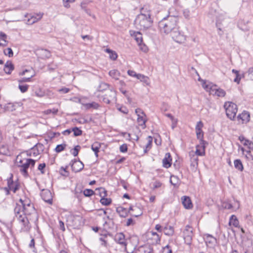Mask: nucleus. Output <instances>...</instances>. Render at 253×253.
<instances>
[{
  "mask_svg": "<svg viewBox=\"0 0 253 253\" xmlns=\"http://www.w3.org/2000/svg\"><path fill=\"white\" fill-rule=\"evenodd\" d=\"M178 18L177 16L168 15L158 23V27L161 32L166 34L171 33L178 26Z\"/></svg>",
  "mask_w": 253,
  "mask_h": 253,
  "instance_id": "obj_1",
  "label": "nucleus"
},
{
  "mask_svg": "<svg viewBox=\"0 0 253 253\" xmlns=\"http://www.w3.org/2000/svg\"><path fill=\"white\" fill-rule=\"evenodd\" d=\"M135 22L143 28L144 30L152 26L153 21L151 17L150 12H148L147 14L141 12L140 14L137 16Z\"/></svg>",
  "mask_w": 253,
  "mask_h": 253,
  "instance_id": "obj_2",
  "label": "nucleus"
},
{
  "mask_svg": "<svg viewBox=\"0 0 253 253\" xmlns=\"http://www.w3.org/2000/svg\"><path fill=\"white\" fill-rule=\"evenodd\" d=\"M204 132L196 133L197 138L199 140L200 144L196 146V154L200 156L205 155L206 145L208 144V142L204 140Z\"/></svg>",
  "mask_w": 253,
  "mask_h": 253,
  "instance_id": "obj_3",
  "label": "nucleus"
},
{
  "mask_svg": "<svg viewBox=\"0 0 253 253\" xmlns=\"http://www.w3.org/2000/svg\"><path fill=\"white\" fill-rule=\"evenodd\" d=\"M223 107L225 109L227 118L233 120L238 111L237 105L232 102L227 101L224 103Z\"/></svg>",
  "mask_w": 253,
  "mask_h": 253,
  "instance_id": "obj_4",
  "label": "nucleus"
},
{
  "mask_svg": "<svg viewBox=\"0 0 253 253\" xmlns=\"http://www.w3.org/2000/svg\"><path fill=\"white\" fill-rule=\"evenodd\" d=\"M116 92L114 89H108L106 93L101 96L100 99L106 104H109L117 101Z\"/></svg>",
  "mask_w": 253,
  "mask_h": 253,
  "instance_id": "obj_5",
  "label": "nucleus"
},
{
  "mask_svg": "<svg viewBox=\"0 0 253 253\" xmlns=\"http://www.w3.org/2000/svg\"><path fill=\"white\" fill-rule=\"evenodd\" d=\"M35 163V160L32 159H27L26 163L22 164V165H19L18 167L21 168L20 171L24 176L27 177L28 175V169L30 166L31 165L32 167H34Z\"/></svg>",
  "mask_w": 253,
  "mask_h": 253,
  "instance_id": "obj_6",
  "label": "nucleus"
},
{
  "mask_svg": "<svg viewBox=\"0 0 253 253\" xmlns=\"http://www.w3.org/2000/svg\"><path fill=\"white\" fill-rule=\"evenodd\" d=\"M24 205V207H22V212L24 214L27 215L34 214L38 218L37 210L34 207V204L31 203L30 200L29 201V202Z\"/></svg>",
  "mask_w": 253,
  "mask_h": 253,
  "instance_id": "obj_7",
  "label": "nucleus"
},
{
  "mask_svg": "<svg viewBox=\"0 0 253 253\" xmlns=\"http://www.w3.org/2000/svg\"><path fill=\"white\" fill-rule=\"evenodd\" d=\"M192 227L189 225L185 226V228L183 231V238L185 243L190 245L192 243V237L193 236V230Z\"/></svg>",
  "mask_w": 253,
  "mask_h": 253,
  "instance_id": "obj_8",
  "label": "nucleus"
},
{
  "mask_svg": "<svg viewBox=\"0 0 253 253\" xmlns=\"http://www.w3.org/2000/svg\"><path fill=\"white\" fill-rule=\"evenodd\" d=\"M171 36L173 40L178 43H183L186 41V36L179 30L178 26L175 30H173L170 33Z\"/></svg>",
  "mask_w": 253,
  "mask_h": 253,
  "instance_id": "obj_9",
  "label": "nucleus"
},
{
  "mask_svg": "<svg viewBox=\"0 0 253 253\" xmlns=\"http://www.w3.org/2000/svg\"><path fill=\"white\" fill-rule=\"evenodd\" d=\"M127 253H151L153 252V248L149 245H144L136 247L135 246L130 252L127 251Z\"/></svg>",
  "mask_w": 253,
  "mask_h": 253,
  "instance_id": "obj_10",
  "label": "nucleus"
},
{
  "mask_svg": "<svg viewBox=\"0 0 253 253\" xmlns=\"http://www.w3.org/2000/svg\"><path fill=\"white\" fill-rule=\"evenodd\" d=\"M203 238L207 246L209 248H214L217 243V240L216 238L210 234H205L204 235Z\"/></svg>",
  "mask_w": 253,
  "mask_h": 253,
  "instance_id": "obj_11",
  "label": "nucleus"
},
{
  "mask_svg": "<svg viewBox=\"0 0 253 253\" xmlns=\"http://www.w3.org/2000/svg\"><path fill=\"white\" fill-rule=\"evenodd\" d=\"M13 174L10 173V176L7 179V187L11 188V191L15 193L20 189V185L18 180L15 182L13 181Z\"/></svg>",
  "mask_w": 253,
  "mask_h": 253,
  "instance_id": "obj_12",
  "label": "nucleus"
},
{
  "mask_svg": "<svg viewBox=\"0 0 253 253\" xmlns=\"http://www.w3.org/2000/svg\"><path fill=\"white\" fill-rule=\"evenodd\" d=\"M17 220L19 222L22 224L23 226V230L24 231H29L31 226L30 224V222L28 217H27V215H25L23 213V214L21 215H19L18 217H17Z\"/></svg>",
  "mask_w": 253,
  "mask_h": 253,
  "instance_id": "obj_13",
  "label": "nucleus"
},
{
  "mask_svg": "<svg viewBox=\"0 0 253 253\" xmlns=\"http://www.w3.org/2000/svg\"><path fill=\"white\" fill-rule=\"evenodd\" d=\"M41 196L44 202L50 205L52 204V196L49 190L43 189L41 193Z\"/></svg>",
  "mask_w": 253,
  "mask_h": 253,
  "instance_id": "obj_14",
  "label": "nucleus"
},
{
  "mask_svg": "<svg viewBox=\"0 0 253 253\" xmlns=\"http://www.w3.org/2000/svg\"><path fill=\"white\" fill-rule=\"evenodd\" d=\"M114 239L116 243L121 245L122 246L125 247V249L126 251V243L124 233L122 232L117 233L115 235Z\"/></svg>",
  "mask_w": 253,
  "mask_h": 253,
  "instance_id": "obj_15",
  "label": "nucleus"
},
{
  "mask_svg": "<svg viewBox=\"0 0 253 253\" xmlns=\"http://www.w3.org/2000/svg\"><path fill=\"white\" fill-rule=\"evenodd\" d=\"M250 114L249 112L244 111L242 113L237 116L238 121H241L242 124L247 123L250 121Z\"/></svg>",
  "mask_w": 253,
  "mask_h": 253,
  "instance_id": "obj_16",
  "label": "nucleus"
},
{
  "mask_svg": "<svg viewBox=\"0 0 253 253\" xmlns=\"http://www.w3.org/2000/svg\"><path fill=\"white\" fill-rule=\"evenodd\" d=\"M74 161L75 162V164L72 166V171L76 173L81 171L84 168L83 163L80 161V159L78 160L74 159Z\"/></svg>",
  "mask_w": 253,
  "mask_h": 253,
  "instance_id": "obj_17",
  "label": "nucleus"
},
{
  "mask_svg": "<svg viewBox=\"0 0 253 253\" xmlns=\"http://www.w3.org/2000/svg\"><path fill=\"white\" fill-rule=\"evenodd\" d=\"M182 204L186 209H191L193 208V204L190 198L187 196H184L181 198Z\"/></svg>",
  "mask_w": 253,
  "mask_h": 253,
  "instance_id": "obj_18",
  "label": "nucleus"
},
{
  "mask_svg": "<svg viewBox=\"0 0 253 253\" xmlns=\"http://www.w3.org/2000/svg\"><path fill=\"white\" fill-rule=\"evenodd\" d=\"M172 164V158L169 153H167L165 155V158L163 160V166L165 168H169Z\"/></svg>",
  "mask_w": 253,
  "mask_h": 253,
  "instance_id": "obj_19",
  "label": "nucleus"
},
{
  "mask_svg": "<svg viewBox=\"0 0 253 253\" xmlns=\"http://www.w3.org/2000/svg\"><path fill=\"white\" fill-rule=\"evenodd\" d=\"M130 32L131 35L135 38V40L139 45L143 43V38L142 34L140 32L130 31Z\"/></svg>",
  "mask_w": 253,
  "mask_h": 253,
  "instance_id": "obj_20",
  "label": "nucleus"
},
{
  "mask_svg": "<svg viewBox=\"0 0 253 253\" xmlns=\"http://www.w3.org/2000/svg\"><path fill=\"white\" fill-rule=\"evenodd\" d=\"M14 69V66L11 61H7L4 65L3 70L6 74H10Z\"/></svg>",
  "mask_w": 253,
  "mask_h": 253,
  "instance_id": "obj_21",
  "label": "nucleus"
},
{
  "mask_svg": "<svg viewBox=\"0 0 253 253\" xmlns=\"http://www.w3.org/2000/svg\"><path fill=\"white\" fill-rule=\"evenodd\" d=\"M151 234L152 235L151 238L152 242H151V244L153 245H157L160 244L161 242V235H160L157 232L153 231L151 232Z\"/></svg>",
  "mask_w": 253,
  "mask_h": 253,
  "instance_id": "obj_22",
  "label": "nucleus"
},
{
  "mask_svg": "<svg viewBox=\"0 0 253 253\" xmlns=\"http://www.w3.org/2000/svg\"><path fill=\"white\" fill-rule=\"evenodd\" d=\"M116 211L121 217H126L129 213V211H127V210L126 208L121 206L118 207L116 208Z\"/></svg>",
  "mask_w": 253,
  "mask_h": 253,
  "instance_id": "obj_23",
  "label": "nucleus"
},
{
  "mask_svg": "<svg viewBox=\"0 0 253 253\" xmlns=\"http://www.w3.org/2000/svg\"><path fill=\"white\" fill-rule=\"evenodd\" d=\"M163 232L166 235L172 236L174 233V228L173 226L167 224L164 227Z\"/></svg>",
  "mask_w": 253,
  "mask_h": 253,
  "instance_id": "obj_24",
  "label": "nucleus"
},
{
  "mask_svg": "<svg viewBox=\"0 0 253 253\" xmlns=\"http://www.w3.org/2000/svg\"><path fill=\"white\" fill-rule=\"evenodd\" d=\"M144 33L150 37V38L153 37L156 34V30L155 28L151 26L149 28H146L143 30Z\"/></svg>",
  "mask_w": 253,
  "mask_h": 253,
  "instance_id": "obj_25",
  "label": "nucleus"
},
{
  "mask_svg": "<svg viewBox=\"0 0 253 253\" xmlns=\"http://www.w3.org/2000/svg\"><path fill=\"white\" fill-rule=\"evenodd\" d=\"M203 87L206 89H209L210 92H214L217 88V85L212 83H209V84H206V81L203 83Z\"/></svg>",
  "mask_w": 253,
  "mask_h": 253,
  "instance_id": "obj_26",
  "label": "nucleus"
},
{
  "mask_svg": "<svg viewBox=\"0 0 253 253\" xmlns=\"http://www.w3.org/2000/svg\"><path fill=\"white\" fill-rule=\"evenodd\" d=\"M101 143L97 141L94 142L91 145V149L94 152L96 158L98 157V153L99 152V149L101 147Z\"/></svg>",
  "mask_w": 253,
  "mask_h": 253,
  "instance_id": "obj_27",
  "label": "nucleus"
},
{
  "mask_svg": "<svg viewBox=\"0 0 253 253\" xmlns=\"http://www.w3.org/2000/svg\"><path fill=\"white\" fill-rule=\"evenodd\" d=\"M137 121L139 125L142 126L143 128H145L146 127V123L147 119L144 118L143 116L138 114Z\"/></svg>",
  "mask_w": 253,
  "mask_h": 253,
  "instance_id": "obj_28",
  "label": "nucleus"
},
{
  "mask_svg": "<svg viewBox=\"0 0 253 253\" xmlns=\"http://www.w3.org/2000/svg\"><path fill=\"white\" fill-rule=\"evenodd\" d=\"M69 166H66L65 167H61L59 169V173L63 176L68 177L70 175L69 171L67 170Z\"/></svg>",
  "mask_w": 253,
  "mask_h": 253,
  "instance_id": "obj_29",
  "label": "nucleus"
},
{
  "mask_svg": "<svg viewBox=\"0 0 253 253\" xmlns=\"http://www.w3.org/2000/svg\"><path fill=\"white\" fill-rule=\"evenodd\" d=\"M96 192H98V195L102 198L103 197H107V191L104 187H99L95 189Z\"/></svg>",
  "mask_w": 253,
  "mask_h": 253,
  "instance_id": "obj_30",
  "label": "nucleus"
},
{
  "mask_svg": "<svg viewBox=\"0 0 253 253\" xmlns=\"http://www.w3.org/2000/svg\"><path fill=\"white\" fill-rule=\"evenodd\" d=\"M22 211V207L18 203H16L14 209L15 216L17 218L19 215H22L21 212Z\"/></svg>",
  "mask_w": 253,
  "mask_h": 253,
  "instance_id": "obj_31",
  "label": "nucleus"
},
{
  "mask_svg": "<svg viewBox=\"0 0 253 253\" xmlns=\"http://www.w3.org/2000/svg\"><path fill=\"white\" fill-rule=\"evenodd\" d=\"M229 223L230 225H233L236 227H237L239 224V222L235 215H232L230 216Z\"/></svg>",
  "mask_w": 253,
  "mask_h": 253,
  "instance_id": "obj_32",
  "label": "nucleus"
},
{
  "mask_svg": "<svg viewBox=\"0 0 253 253\" xmlns=\"http://www.w3.org/2000/svg\"><path fill=\"white\" fill-rule=\"evenodd\" d=\"M234 167L238 170L242 171L244 169V167L240 159H236L234 161Z\"/></svg>",
  "mask_w": 253,
  "mask_h": 253,
  "instance_id": "obj_33",
  "label": "nucleus"
},
{
  "mask_svg": "<svg viewBox=\"0 0 253 253\" xmlns=\"http://www.w3.org/2000/svg\"><path fill=\"white\" fill-rule=\"evenodd\" d=\"M32 149L33 150H36L37 151L39 152L40 154L41 152L43 151L44 149V146L42 144L38 143L32 147Z\"/></svg>",
  "mask_w": 253,
  "mask_h": 253,
  "instance_id": "obj_34",
  "label": "nucleus"
},
{
  "mask_svg": "<svg viewBox=\"0 0 253 253\" xmlns=\"http://www.w3.org/2000/svg\"><path fill=\"white\" fill-rule=\"evenodd\" d=\"M109 75L114 79L119 80V77L120 76V72L117 70H112L109 71Z\"/></svg>",
  "mask_w": 253,
  "mask_h": 253,
  "instance_id": "obj_35",
  "label": "nucleus"
},
{
  "mask_svg": "<svg viewBox=\"0 0 253 253\" xmlns=\"http://www.w3.org/2000/svg\"><path fill=\"white\" fill-rule=\"evenodd\" d=\"M106 197H102L100 200V202L102 205L108 206L112 203V200L111 198H107Z\"/></svg>",
  "mask_w": 253,
  "mask_h": 253,
  "instance_id": "obj_36",
  "label": "nucleus"
},
{
  "mask_svg": "<svg viewBox=\"0 0 253 253\" xmlns=\"http://www.w3.org/2000/svg\"><path fill=\"white\" fill-rule=\"evenodd\" d=\"M6 39L7 35L5 33L0 32V39L3 41L4 42V43L0 42V46L4 47L7 45L8 41H6Z\"/></svg>",
  "mask_w": 253,
  "mask_h": 253,
  "instance_id": "obj_37",
  "label": "nucleus"
},
{
  "mask_svg": "<svg viewBox=\"0 0 253 253\" xmlns=\"http://www.w3.org/2000/svg\"><path fill=\"white\" fill-rule=\"evenodd\" d=\"M137 79L145 83L146 85H149L150 84L149 78L144 75L138 74V77Z\"/></svg>",
  "mask_w": 253,
  "mask_h": 253,
  "instance_id": "obj_38",
  "label": "nucleus"
},
{
  "mask_svg": "<svg viewBox=\"0 0 253 253\" xmlns=\"http://www.w3.org/2000/svg\"><path fill=\"white\" fill-rule=\"evenodd\" d=\"M84 107H85L86 109H89L90 108H93V109H97L99 107V105L98 103L95 102H92L91 103H86L84 105Z\"/></svg>",
  "mask_w": 253,
  "mask_h": 253,
  "instance_id": "obj_39",
  "label": "nucleus"
},
{
  "mask_svg": "<svg viewBox=\"0 0 253 253\" xmlns=\"http://www.w3.org/2000/svg\"><path fill=\"white\" fill-rule=\"evenodd\" d=\"M245 221L249 226L253 225V217L250 214H246L244 217Z\"/></svg>",
  "mask_w": 253,
  "mask_h": 253,
  "instance_id": "obj_40",
  "label": "nucleus"
},
{
  "mask_svg": "<svg viewBox=\"0 0 253 253\" xmlns=\"http://www.w3.org/2000/svg\"><path fill=\"white\" fill-rule=\"evenodd\" d=\"M74 136L75 137L81 136L83 134V131L79 127L75 126L72 128Z\"/></svg>",
  "mask_w": 253,
  "mask_h": 253,
  "instance_id": "obj_41",
  "label": "nucleus"
},
{
  "mask_svg": "<svg viewBox=\"0 0 253 253\" xmlns=\"http://www.w3.org/2000/svg\"><path fill=\"white\" fill-rule=\"evenodd\" d=\"M81 149L80 145H78L74 147V148L71 150V153L74 156L76 157L78 155V154Z\"/></svg>",
  "mask_w": 253,
  "mask_h": 253,
  "instance_id": "obj_42",
  "label": "nucleus"
},
{
  "mask_svg": "<svg viewBox=\"0 0 253 253\" xmlns=\"http://www.w3.org/2000/svg\"><path fill=\"white\" fill-rule=\"evenodd\" d=\"M83 194L85 197H90L91 196L95 195V192L90 189H85L83 191Z\"/></svg>",
  "mask_w": 253,
  "mask_h": 253,
  "instance_id": "obj_43",
  "label": "nucleus"
},
{
  "mask_svg": "<svg viewBox=\"0 0 253 253\" xmlns=\"http://www.w3.org/2000/svg\"><path fill=\"white\" fill-rule=\"evenodd\" d=\"M66 146L65 143L57 145L55 148V151L58 153H60L65 149Z\"/></svg>",
  "mask_w": 253,
  "mask_h": 253,
  "instance_id": "obj_44",
  "label": "nucleus"
},
{
  "mask_svg": "<svg viewBox=\"0 0 253 253\" xmlns=\"http://www.w3.org/2000/svg\"><path fill=\"white\" fill-rule=\"evenodd\" d=\"M214 93L218 97H224L226 95L225 91L220 88H218L216 89L214 91Z\"/></svg>",
  "mask_w": 253,
  "mask_h": 253,
  "instance_id": "obj_45",
  "label": "nucleus"
},
{
  "mask_svg": "<svg viewBox=\"0 0 253 253\" xmlns=\"http://www.w3.org/2000/svg\"><path fill=\"white\" fill-rule=\"evenodd\" d=\"M222 207L224 209L231 210L233 208V205L228 201H225L222 203Z\"/></svg>",
  "mask_w": 253,
  "mask_h": 253,
  "instance_id": "obj_46",
  "label": "nucleus"
},
{
  "mask_svg": "<svg viewBox=\"0 0 253 253\" xmlns=\"http://www.w3.org/2000/svg\"><path fill=\"white\" fill-rule=\"evenodd\" d=\"M109 84L105 83H101L98 87V91H103L106 90L109 87Z\"/></svg>",
  "mask_w": 253,
  "mask_h": 253,
  "instance_id": "obj_47",
  "label": "nucleus"
},
{
  "mask_svg": "<svg viewBox=\"0 0 253 253\" xmlns=\"http://www.w3.org/2000/svg\"><path fill=\"white\" fill-rule=\"evenodd\" d=\"M238 139L243 143L244 146H248V144L251 142V141L246 139L243 135L239 136Z\"/></svg>",
  "mask_w": 253,
  "mask_h": 253,
  "instance_id": "obj_48",
  "label": "nucleus"
},
{
  "mask_svg": "<svg viewBox=\"0 0 253 253\" xmlns=\"http://www.w3.org/2000/svg\"><path fill=\"white\" fill-rule=\"evenodd\" d=\"M29 85L28 84H19L18 85V88L20 89V91L22 93H25L27 91L29 88Z\"/></svg>",
  "mask_w": 253,
  "mask_h": 253,
  "instance_id": "obj_49",
  "label": "nucleus"
},
{
  "mask_svg": "<svg viewBox=\"0 0 253 253\" xmlns=\"http://www.w3.org/2000/svg\"><path fill=\"white\" fill-rule=\"evenodd\" d=\"M203 123L202 121H199L197 123L195 127L196 133L198 132H203L202 130V127H203Z\"/></svg>",
  "mask_w": 253,
  "mask_h": 253,
  "instance_id": "obj_50",
  "label": "nucleus"
},
{
  "mask_svg": "<svg viewBox=\"0 0 253 253\" xmlns=\"http://www.w3.org/2000/svg\"><path fill=\"white\" fill-rule=\"evenodd\" d=\"M35 76V74L31 75L30 77L26 78L24 77L18 80V82L19 84H22L23 83L25 82H30L31 81V79Z\"/></svg>",
  "mask_w": 253,
  "mask_h": 253,
  "instance_id": "obj_51",
  "label": "nucleus"
},
{
  "mask_svg": "<svg viewBox=\"0 0 253 253\" xmlns=\"http://www.w3.org/2000/svg\"><path fill=\"white\" fill-rule=\"evenodd\" d=\"M27 155L28 156H37L39 155V153L36 150H33L32 148H31L29 150L26 151Z\"/></svg>",
  "mask_w": 253,
  "mask_h": 253,
  "instance_id": "obj_52",
  "label": "nucleus"
},
{
  "mask_svg": "<svg viewBox=\"0 0 253 253\" xmlns=\"http://www.w3.org/2000/svg\"><path fill=\"white\" fill-rule=\"evenodd\" d=\"M42 15H43V14L40 13L39 14H38V17H37L35 16H32L31 17V20L32 21L31 24L37 22L38 21H39V20H40L42 18Z\"/></svg>",
  "mask_w": 253,
  "mask_h": 253,
  "instance_id": "obj_53",
  "label": "nucleus"
},
{
  "mask_svg": "<svg viewBox=\"0 0 253 253\" xmlns=\"http://www.w3.org/2000/svg\"><path fill=\"white\" fill-rule=\"evenodd\" d=\"M4 54L6 56H8L9 57H12L13 55V52L12 49L10 47H8L3 51Z\"/></svg>",
  "mask_w": 253,
  "mask_h": 253,
  "instance_id": "obj_54",
  "label": "nucleus"
},
{
  "mask_svg": "<svg viewBox=\"0 0 253 253\" xmlns=\"http://www.w3.org/2000/svg\"><path fill=\"white\" fill-rule=\"evenodd\" d=\"M162 253H172L171 247L169 245H167L163 248Z\"/></svg>",
  "mask_w": 253,
  "mask_h": 253,
  "instance_id": "obj_55",
  "label": "nucleus"
},
{
  "mask_svg": "<svg viewBox=\"0 0 253 253\" xmlns=\"http://www.w3.org/2000/svg\"><path fill=\"white\" fill-rule=\"evenodd\" d=\"M58 112V109L56 108H53V109H47L46 111H45V113L47 115H48L50 113H52L53 115H56Z\"/></svg>",
  "mask_w": 253,
  "mask_h": 253,
  "instance_id": "obj_56",
  "label": "nucleus"
},
{
  "mask_svg": "<svg viewBox=\"0 0 253 253\" xmlns=\"http://www.w3.org/2000/svg\"><path fill=\"white\" fill-rule=\"evenodd\" d=\"M81 6L87 14L90 15V10L86 8V3L85 2H82L81 4Z\"/></svg>",
  "mask_w": 253,
  "mask_h": 253,
  "instance_id": "obj_57",
  "label": "nucleus"
},
{
  "mask_svg": "<svg viewBox=\"0 0 253 253\" xmlns=\"http://www.w3.org/2000/svg\"><path fill=\"white\" fill-rule=\"evenodd\" d=\"M45 167L46 164L44 163L39 164L38 169L41 171L42 174H44L45 171L44 169H45Z\"/></svg>",
  "mask_w": 253,
  "mask_h": 253,
  "instance_id": "obj_58",
  "label": "nucleus"
},
{
  "mask_svg": "<svg viewBox=\"0 0 253 253\" xmlns=\"http://www.w3.org/2000/svg\"><path fill=\"white\" fill-rule=\"evenodd\" d=\"M128 148L126 144H123L120 147V151L122 153H126L127 151Z\"/></svg>",
  "mask_w": 253,
  "mask_h": 253,
  "instance_id": "obj_59",
  "label": "nucleus"
},
{
  "mask_svg": "<svg viewBox=\"0 0 253 253\" xmlns=\"http://www.w3.org/2000/svg\"><path fill=\"white\" fill-rule=\"evenodd\" d=\"M127 74L130 76L135 77L136 79H137L138 77V74L136 73L135 71L133 70H129L127 71Z\"/></svg>",
  "mask_w": 253,
  "mask_h": 253,
  "instance_id": "obj_60",
  "label": "nucleus"
},
{
  "mask_svg": "<svg viewBox=\"0 0 253 253\" xmlns=\"http://www.w3.org/2000/svg\"><path fill=\"white\" fill-rule=\"evenodd\" d=\"M118 57L117 53L113 51L109 54V58L112 60H116Z\"/></svg>",
  "mask_w": 253,
  "mask_h": 253,
  "instance_id": "obj_61",
  "label": "nucleus"
},
{
  "mask_svg": "<svg viewBox=\"0 0 253 253\" xmlns=\"http://www.w3.org/2000/svg\"><path fill=\"white\" fill-rule=\"evenodd\" d=\"M57 66L53 64V63L49 64L47 66L48 70L50 72L54 71L56 69H57Z\"/></svg>",
  "mask_w": 253,
  "mask_h": 253,
  "instance_id": "obj_62",
  "label": "nucleus"
},
{
  "mask_svg": "<svg viewBox=\"0 0 253 253\" xmlns=\"http://www.w3.org/2000/svg\"><path fill=\"white\" fill-rule=\"evenodd\" d=\"M246 153H247V154L245 156L246 158L249 160L253 161V156L252 154L251 151L247 150L246 151Z\"/></svg>",
  "mask_w": 253,
  "mask_h": 253,
  "instance_id": "obj_63",
  "label": "nucleus"
},
{
  "mask_svg": "<svg viewBox=\"0 0 253 253\" xmlns=\"http://www.w3.org/2000/svg\"><path fill=\"white\" fill-rule=\"evenodd\" d=\"M247 73L249 78L251 80H253V67L250 68Z\"/></svg>",
  "mask_w": 253,
  "mask_h": 253,
  "instance_id": "obj_64",
  "label": "nucleus"
}]
</instances>
